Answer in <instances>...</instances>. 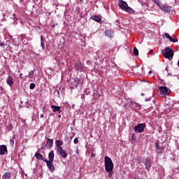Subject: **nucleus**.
Returning a JSON list of instances; mask_svg holds the SVG:
<instances>
[{
	"mask_svg": "<svg viewBox=\"0 0 179 179\" xmlns=\"http://www.w3.org/2000/svg\"><path fill=\"white\" fill-rule=\"evenodd\" d=\"M34 87H36V84L34 83H31L29 85V89H31V90H33V89H34Z\"/></svg>",
	"mask_w": 179,
	"mask_h": 179,
	"instance_id": "c85d7f7f",
	"label": "nucleus"
},
{
	"mask_svg": "<svg viewBox=\"0 0 179 179\" xmlns=\"http://www.w3.org/2000/svg\"><path fill=\"white\" fill-rule=\"evenodd\" d=\"M155 148L157 152H159V153H162V147H160V145L159 144V143H155Z\"/></svg>",
	"mask_w": 179,
	"mask_h": 179,
	"instance_id": "4be33fe9",
	"label": "nucleus"
},
{
	"mask_svg": "<svg viewBox=\"0 0 179 179\" xmlns=\"http://www.w3.org/2000/svg\"><path fill=\"white\" fill-rule=\"evenodd\" d=\"M167 76H173V75L170 73H168Z\"/></svg>",
	"mask_w": 179,
	"mask_h": 179,
	"instance_id": "4c0bfd02",
	"label": "nucleus"
},
{
	"mask_svg": "<svg viewBox=\"0 0 179 179\" xmlns=\"http://www.w3.org/2000/svg\"><path fill=\"white\" fill-rule=\"evenodd\" d=\"M34 71H31L30 72H29V79H33V78H34Z\"/></svg>",
	"mask_w": 179,
	"mask_h": 179,
	"instance_id": "5701e85b",
	"label": "nucleus"
},
{
	"mask_svg": "<svg viewBox=\"0 0 179 179\" xmlns=\"http://www.w3.org/2000/svg\"><path fill=\"white\" fill-rule=\"evenodd\" d=\"M165 37L166 38H169V41H171L172 43H178V38H173L171 37V36H170L169 34H165Z\"/></svg>",
	"mask_w": 179,
	"mask_h": 179,
	"instance_id": "9b49d317",
	"label": "nucleus"
},
{
	"mask_svg": "<svg viewBox=\"0 0 179 179\" xmlns=\"http://www.w3.org/2000/svg\"><path fill=\"white\" fill-rule=\"evenodd\" d=\"M144 164L145 166V170L149 171L150 170V167H152V160L150 157H147L145 161L144 162Z\"/></svg>",
	"mask_w": 179,
	"mask_h": 179,
	"instance_id": "0eeeda50",
	"label": "nucleus"
},
{
	"mask_svg": "<svg viewBox=\"0 0 179 179\" xmlns=\"http://www.w3.org/2000/svg\"><path fill=\"white\" fill-rule=\"evenodd\" d=\"M148 73L150 75V74H152V71H150L149 72H148Z\"/></svg>",
	"mask_w": 179,
	"mask_h": 179,
	"instance_id": "ea45409f",
	"label": "nucleus"
},
{
	"mask_svg": "<svg viewBox=\"0 0 179 179\" xmlns=\"http://www.w3.org/2000/svg\"><path fill=\"white\" fill-rule=\"evenodd\" d=\"M10 145H11V146H14L15 141L13 139L10 140Z\"/></svg>",
	"mask_w": 179,
	"mask_h": 179,
	"instance_id": "7c9ffc66",
	"label": "nucleus"
},
{
	"mask_svg": "<svg viewBox=\"0 0 179 179\" xmlns=\"http://www.w3.org/2000/svg\"><path fill=\"white\" fill-rule=\"evenodd\" d=\"M75 68L76 71H82V69H83V64L80 62H76L75 64Z\"/></svg>",
	"mask_w": 179,
	"mask_h": 179,
	"instance_id": "f8f14e48",
	"label": "nucleus"
},
{
	"mask_svg": "<svg viewBox=\"0 0 179 179\" xmlns=\"http://www.w3.org/2000/svg\"><path fill=\"white\" fill-rule=\"evenodd\" d=\"M40 117L41 118H44V115L43 114L41 115Z\"/></svg>",
	"mask_w": 179,
	"mask_h": 179,
	"instance_id": "58836bf2",
	"label": "nucleus"
},
{
	"mask_svg": "<svg viewBox=\"0 0 179 179\" xmlns=\"http://www.w3.org/2000/svg\"><path fill=\"white\" fill-rule=\"evenodd\" d=\"M160 94H166L169 92L167 87H159Z\"/></svg>",
	"mask_w": 179,
	"mask_h": 179,
	"instance_id": "2eb2a0df",
	"label": "nucleus"
},
{
	"mask_svg": "<svg viewBox=\"0 0 179 179\" xmlns=\"http://www.w3.org/2000/svg\"><path fill=\"white\" fill-rule=\"evenodd\" d=\"M165 71H166V72H169V67L168 66L166 67Z\"/></svg>",
	"mask_w": 179,
	"mask_h": 179,
	"instance_id": "e433bc0d",
	"label": "nucleus"
},
{
	"mask_svg": "<svg viewBox=\"0 0 179 179\" xmlns=\"http://www.w3.org/2000/svg\"><path fill=\"white\" fill-rule=\"evenodd\" d=\"M94 156H96V154H95V153H92V154H91V157H94Z\"/></svg>",
	"mask_w": 179,
	"mask_h": 179,
	"instance_id": "c9c22d12",
	"label": "nucleus"
},
{
	"mask_svg": "<svg viewBox=\"0 0 179 179\" xmlns=\"http://www.w3.org/2000/svg\"><path fill=\"white\" fill-rule=\"evenodd\" d=\"M35 156L36 157V159H38V160H43V162H47V159H45L43 155H41V154L38 152H36Z\"/></svg>",
	"mask_w": 179,
	"mask_h": 179,
	"instance_id": "ddd939ff",
	"label": "nucleus"
},
{
	"mask_svg": "<svg viewBox=\"0 0 179 179\" xmlns=\"http://www.w3.org/2000/svg\"><path fill=\"white\" fill-rule=\"evenodd\" d=\"M104 163L105 170L107 173H108V177L111 178V177H113V174H114V171H113L114 169V163H113L111 158L107 156L104 157Z\"/></svg>",
	"mask_w": 179,
	"mask_h": 179,
	"instance_id": "f257e3e1",
	"label": "nucleus"
},
{
	"mask_svg": "<svg viewBox=\"0 0 179 179\" xmlns=\"http://www.w3.org/2000/svg\"><path fill=\"white\" fill-rule=\"evenodd\" d=\"M8 153V148L6 145H0V155H7Z\"/></svg>",
	"mask_w": 179,
	"mask_h": 179,
	"instance_id": "1a4fd4ad",
	"label": "nucleus"
},
{
	"mask_svg": "<svg viewBox=\"0 0 179 179\" xmlns=\"http://www.w3.org/2000/svg\"><path fill=\"white\" fill-rule=\"evenodd\" d=\"M126 100H127V101H128V103H129V104L130 106H132L131 101H134L132 100V99H131V98H126Z\"/></svg>",
	"mask_w": 179,
	"mask_h": 179,
	"instance_id": "cd10ccee",
	"label": "nucleus"
},
{
	"mask_svg": "<svg viewBox=\"0 0 179 179\" xmlns=\"http://www.w3.org/2000/svg\"><path fill=\"white\" fill-rule=\"evenodd\" d=\"M52 108L53 109L54 113H59L61 114V106H57L55 105L52 106Z\"/></svg>",
	"mask_w": 179,
	"mask_h": 179,
	"instance_id": "f3484780",
	"label": "nucleus"
},
{
	"mask_svg": "<svg viewBox=\"0 0 179 179\" xmlns=\"http://www.w3.org/2000/svg\"><path fill=\"white\" fill-rule=\"evenodd\" d=\"M92 20H94L95 22H97V23H100L101 22V18L99 17L98 15H93L92 17Z\"/></svg>",
	"mask_w": 179,
	"mask_h": 179,
	"instance_id": "6ab92c4d",
	"label": "nucleus"
},
{
	"mask_svg": "<svg viewBox=\"0 0 179 179\" xmlns=\"http://www.w3.org/2000/svg\"><path fill=\"white\" fill-rule=\"evenodd\" d=\"M43 147H41V149H43Z\"/></svg>",
	"mask_w": 179,
	"mask_h": 179,
	"instance_id": "8fccbe9b",
	"label": "nucleus"
},
{
	"mask_svg": "<svg viewBox=\"0 0 179 179\" xmlns=\"http://www.w3.org/2000/svg\"><path fill=\"white\" fill-rule=\"evenodd\" d=\"M118 6H120V9H122V10H124V12H127V13H135L134 9L128 6L127 1L119 0Z\"/></svg>",
	"mask_w": 179,
	"mask_h": 179,
	"instance_id": "7ed1b4c3",
	"label": "nucleus"
},
{
	"mask_svg": "<svg viewBox=\"0 0 179 179\" xmlns=\"http://www.w3.org/2000/svg\"><path fill=\"white\" fill-rule=\"evenodd\" d=\"M105 34L108 38H113V37H114V32L110 30L106 31Z\"/></svg>",
	"mask_w": 179,
	"mask_h": 179,
	"instance_id": "4468645a",
	"label": "nucleus"
},
{
	"mask_svg": "<svg viewBox=\"0 0 179 179\" xmlns=\"http://www.w3.org/2000/svg\"><path fill=\"white\" fill-rule=\"evenodd\" d=\"M54 150H51L48 154L49 160L45 161L48 169H49L50 173H54L55 171V166H54Z\"/></svg>",
	"mask_w": 179,
	"mask_h": 179,
	"instance_id": "f03ea898",
	"label": "nucleus"
},
{
	"mask_svg": "<svg viewBox=\"0 0 179 179\" xmlns=\"http://www.w3.org/2000/svg\"><path fill=\"white\" fill-rule=\"evenodd\" d=\"M134 55H139V50H138V48H134Z\"/></svg>",
	"mask_w": 179,
	"mask_h": 179,
	"instance_id": "393cba45",
	"label": "nucleus"
},
{
	"mask_svg": "<svg viewBox=\"0 0 179 179\" xmlns=\"http://www.w3.org/2000/svg\"><path fill=\"white\" fill-rule=\"evenodd\" d=\"M131 106L138 108V107H141V105L135 101H131Z\"/></svg>",
	"mask_w": 179,
	"mask_h": 179,
	"instance_id": "b1692460",
	"label": "nucleus"
},
{
	"mask_svg": "<svg viewBox=\"0 0 179 179\" xmlns=\"http://www.w3.org/2000/svg\"><path fill=\"white\" fill-rule=\"evenodd\" d=\"M7 129H8V131H12V129H13V126L12 125V123H9V124H8V127H7Z\"/></svg>",
	"mask_w": 179,
	"mask_h": 179,
	"instance_id": "a878e982",
	"label": "nucleus"
},
{
	"mask_svg": "<svg viewBox=\"0 0 179 179\" xmlns=\"http://www.w3.org/2000/svg\"><path fill=\"white\" fill-rule=\"evenodd\" d=\"M141 96H145V94L142 93V94H141Z\"/></svg>",
	"mask_w": 179,
	"mask_h": 179,
	"instance_id": "c03bdc74",
	"label": "nucleus"
},
{
	"mask_svg": "<svg viewBox=\"0 0 179 179\" xmlns=\"http://www.w3.org/2000/svg\"><path fill=\"white\" fill-rule=\"evenodd\" d=\"M57 152L59 153V155L63 157V159H66L68 157V154L66 153V151L62 148V147H59L57 148Z\"/></svg>",
	"mask_w": 179,
	"mask_h": 179,
	"instance_id": "423d86ee",
	"label": "nucleus"
},
{
	"mask_svg": "<svg viewBox=\"0 0 179 179\" xmlns=\"http://www.w3.org/2000/svg\"><path fill=\"white\" fill-rule=\"evenodd\" d=\"M11 177H12V174L9 172H6L3 175L2 179H10Z\"/></svg>",
	"mask_w": 179,
	"mask_h": 179,
	"instance_id": "a211bd4d",
	"label": "nucleus"
},
{
	"mask_svg": "<svg viewBox=\"0 0 179 179\" xmlns=\"http://www.w3.org/2000/svg\"><path fill=\"white\" fill-rule=\"evenodd\" d=\"M52 145H54V140L51 138H47L46 146L48 149H51L52 148Z\"/></svg>",
	"mask_w": 179,
	"mask_h": 179,
	"instance_id": "9d476101",
	"label": "nucleus"
},
{
	"mask_svg": "<svg viewBox=\"0 0 179 179\" xmlns=\"http://www.w3.org/2000/svg\"><path fill=\"white\" fill-rule=\"evenodd\" d=\"M78 142H79V140H78V138H76L74 139V141H73V143H74L75 144L78 143Z\"/></svg>",
	"mask_w": 179,
	"mask_h": 179,
	"instance_id": "72a5a7b5",
	"label": "nucleus"
},
{
	"mask_svg": "<svg viewBox=\"0 0 179 179\" xmlns=\"http://www.w3.org/2000/svg\"><path fill=\"white\" fill-rule=\"evenodd\" d=\"M162 53L164 58H167L169 61H171L173 59V57H174V51L170 49V48H166Z\"/></svg>",
	"mask_w": 179,
	"mask_h": 179,
	"instance_id": "20e7f679",
	"label": "nucleus"
},
{
	"mask_svg": "<svg viewBox=\"0 0 179 179\" xmlns=\"http://www.w3.org/2000/svg\"><path fill=\"white\" fill-rule=\"evenodd\" d=\"M3 45H5V44L2 42L0 43V47H3Z\"/></svg>",
	"mask_w": 179,
	"mask_h": 179,
	"instance_id": "f704fd0d",
	"label": "nucleus"
},
{
	"mask_svg": "<svg viewBox=\"0 0 179 179\" xmlns=\"http://www.w3.org/2000/svg\"><path fill=\"white\" fill-rule=\"evenodd\" d=\"M22 73L20 74V78L22 77Z\"/></svg>",
	"mask_w": 179,
	"mask_h": 179,
	"instance_id": "a18cd8bd",
	"label": "nucleus"
},
{
	"mask_svg": "<svg viewBox=\"0 0 179 179\" xmlns=\"http://www.w3.org/2000/svg\"><path fill=\"white\" fill-rule=\"evenodd\" d=\"M145 128H146V124L145 123L138 124L134 127V132H136V134H142V132L145 131Z\"/></svg>",
	"mask_w": 179,
	"mask_h": 179,
	"instance_id": "39448f33",
	"label": "nucleus"
},
{
	"mask_svg": "<svg viewBox=\"0 0 179 179\" xmlns=\"http://www.w3.org/2000/svg\"><path fill=\"white\" fill-rule=\"evenodd\" d=\"M159 8L161 9V10H163V12H166V13H170L171 10V8L167 5H160Z\"/></svg>",
	"mask_w": 179,
	"mask_h": 179,
	"instance_id": "6e6552de",
	"label": "nucleus"
},
{
	"mask_svg": "<svg viewBox=\"0 0 179 179\" xmlns=\"http://www.w3.org/2000/svg\"><path fill=\"white\" fill-rule=\"evenodd\" d=\"M82 99H85V95H83V96H82Z\"/></svg>",
	"mask_w": 179,
	"mask_h": 179,
	"instance_id": "79ce46f5",
	"label": "nucleus"
},
{
	"mask_svg": "<svg viewBox=\"0 0 179 179\" xmlns=\"http://www.w3.org/2000/svg\"><path fill=\"white\" fill-rule=\"evenodd\" d=\"M64 145V142L63 141H61L59 140H56L55 141V145L57 146V150H58V148H61V145Z\"/></svg>",
	"mask_w": 179,
	"mask_h": 179,
	"instance_id": "aec40b11",
	"label": "nucleus"
},
{
	"mask_svg": "<svg viewBox=\"0 0 179 179\" xmlns=\"http://www.w3.org/2000/svg\"><path fill=\"white\" fill-rule=\"evenodd\" d=\"M149 101V99H146V100H145V101Z\"/></svg>",
	"mask_w": 179,
	"mask_h": 179,
	"instance_id": "49530a36",
	"label": "nucleus"
},
{
	"mask_svg": "<svg viewBox=\"0 0 179 179\" xmlns=\"http://www.w3.org/2000/svg\"><path fill=\"white\" fill-rule=\"evenodd\" d=\"M124 108H127V103L124 106Z\"/></svg>",
	"mask_w": 179,
	"mask_h": 179,
	"instance_id": "a19ab883",
	"label": "nucleus"
},
{
	"mask_svg": "<svg viewBox=\"0 0 179 179\" xmlns=\"http://www.w3.org/2000/svg\"><path fill=\"white\" fill-rule=\"evenodd\" d=\"M153 1L155 2V3L157 4L158 6H159V8H160V5L162 4V2H160L159 0H153Z\"/></svg>",
	"mask_w": 179,
	"mask_h": 179,
	"instance_id": "bb28decb",
	"label": "nucleus"
},
{
	"mask_svg": "<svg viewBox=\"0 0 179 179\" xmlns=\"http://www.w3.org/2000/svg\"><path fill=\"white\" fill-rule=\"evenodd\" d=\"M74 82H76L77 83H79V82H80V79H79L78 78H74Z\"/></svg>",
	"mask_w": 179,
	"mask_h": 179,
	"instance_id": "2f4dec72",
	"label": "nucleus"
},
{
	"mask_svg": "<svg viewBox=\"0 0 179 179\" xmlns=\"http://www.w3.org/2000/svg\"><path fill=\"white\" fill-rule=\"evenodd\" d=\"M131 141H133V142H135L136 141V137L135 136V134H133L131 135Z\"/></svg>",
	"mask_w": 179,
	"mask_h": 179,
	"instance_id": "c756f323",
	"label": "nucleus"
},
{
	"mask_svg": "<svg viewBox=\"0 0 179 179\" xmlns=\"http://www.w3.org/2000/svg\"><path fill=\"white\" fill-rule=\"evenodd\" d=\"M58 117H59V118H61V115L59 114V115H58Z\"/></svg>",
	"mask_w": 179,
	"mask_h": 179,
	"instance_id": "37998d69",
	"label": "nucleus"
},
{
	"mask_svg": "<svg viewBox=\"0 0 179 179\" xmlns=\"http://www.w3.org/2000/svg\"><path fill=\"white\" fill-rule=\"evenodd\" d=\"M41 45L43 50L45 48V44L44 43V36H43V35L41 36Z\"/></svg>",
	"mask_w": 179,
	"mask_h": 179,
	"instance_id": "412c9836",
	"label": "nucleus"
},
{
	"mask_svg": "<svg viewBox=\"0 0 179 179\" xmlns=\"http://www.w3.org/2000/svg\"><path fill=\"white\" fill-rule=\"evenodd\" d=\"M89 93H90V90L87 88V89L85 90V94H86V95L87 96V94H89Z\"/></svg>",
	"mask_w": 179,
	"mask_h": 179,
	"instance_id": "473e14b6",
	"label": "nucleus"
},
{
	"mask_svg": "<svg viewBox=\"0 0 179 179\" xmlns=\"http://www.w3.org/2000/svg\"><path fill=\"white\" fill-rule=\"evenodd\" d=\"M43 110H45V108H43Z\"/></svg>",
	"mask_w": 179,
	"mask_h": 179,
	"instance_id": "09e8293b",
	"label": "nucleus"
},
{
	"mask_svg": "<svg viewBox=\"0 0 179 179\" xmlns=\"http://www.w3.org/2000/svg\"><path fill=\"white\" fill-rule=\"evenodd\" d=\"M147 6H149V4H148V3L147 4Z\"/></svg>",
	"mask_w": 179,
	"mask_h": 179,
	"instance_id": "de8ad7c7",
	"label": "nucleus"
},
{
	"mask_svg": "<svg viewBox=\"0 0 179 179\" xmlns=\"http://www.w3.org/2000/svg\"><path fill=\"white\" fill-rule=\"evenodd\" d=\"M6 83L9 85V86H12V85H13V78L10 76H9L7 78H6Z\"/></svg>",
	"mask_w": 179,
	"mask_h": 179,
	"instance_id": "dca6fc26",
	"label": "nucleus"
}]
</instances>
